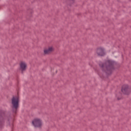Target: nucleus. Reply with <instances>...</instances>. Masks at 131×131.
I'll return each instance as SVG.
<instances>
[{"instance_id": "nucleus-1", "label": "nucleus", "mask_w": 131, "mask_h": 131, "mask_svg": "<svg viewBox=\"0 0 131 131\" xmlns=\"http://www.w3.org/2000/svg\"><path fill=\"white\" fill-rule=\"evenodd\" d=\"M99 66L102 72L105 73L106 76H109L113 73V71L115 70V61L107 60L104 63L100 62Z\"/></svg>"}, {"instance_id": "nucleus-2", "label": "nucleus", "mask_w": 131, "mask_h": 131, "mask_svg": "<svg viewBox=\"0 0 131 131\" xmlns=\"http://www.w3.org/2000/svg\"><path fill=\"white\" fill-rule=\"evenodd\" d=\"M19 102L20 99L19 96H13L11 99V108L12 109L13 116H15V115L17 114V111H18V109H19Z\"/></svg>"}, {"instance_id": "nucleus-3", "label": "nucleus", "mask_w": 131, "mask_h": 131, "mask_svg": "<svg viewBox=\"0 0 131 131\" xmlns=\"http://www.w3.org/2000/svg\"><path fill=\"white\" fill-rule=\"evenodd\" d=\"M96 53L97 54L98 56L100 57H103L106 55L105 53V49L102 47H98L96 49Z\"/></svg>"}, {"instance_id": "nucleus-4", "label": "nucleus", "mask_w": 131, "mask_h": 131, "mask_svg": "<svg viewBox=\"0 0 131 131\" xmlns=\"http://www.w3.org/2000/svg\"><path fill=\"white\" fill-rule=\"evenodd\" d=\"M32 123L35 127H41V120L39 119H34Z\"/></svg>"}, {"instance_id": "nucleus-5", "label": "nucleus", "mask_w": 131, "mask_h": 131, "mask_svg": "<svg viewBox=\"0 0 131 131\" xmlns=\"http://www.w3.org/2000/svg\"><path fill=\"white\" fill-rule=\"evenodd\" d=\"M121 92L124 95H129L130 93V89L128 88V85H123L122 86Z\"/></svg>"}, {"instance_id": "nucleus-6", "label": "nucleus", "mask_w": 131, "mask_h": 131, "mask_svg": "<svg viewBox=\"0 0 131 131\" xmlns=\"http://www.w3.org/2000/svg\"><path fill=\"white\" fill-rule=\"evenodd\" d=\"M5 119H6V114L4 112H0V127H2L4 125Z\"/></svg>"}, {"instance_id": "nucleus-7", "label": "nucleus", "mask_w": 131, "mask_h": 131, "mask_svg": "<svg viewBox=\"0 0 131 131\" xmlns=\"http://www.w3.org/2000/svg\"><path fill=\"white\" fill-rule=\"evenodd\" d=\"M20 70L21 71V74H23L24 71H26V68H27V65L23 62H21L19 64Z\"/></svg>"}, {"instance_id": "nucleus-8", "label": "nucleus", "mask_w": 131, "mask_h": 131, "mask_svg": "<svg viewBox=\"0 0 131 131\" xmlns=\"http://www.w3.org/2000/svg\"><path fill=\"white\" fill-rule=\"evenodd\" d=\"M53 51V47H50L48 49L44 50L45 55H48Z\"/></svg>"}, {"instance_id": "nucleus-9", "label": "nucleus", "mask_w": 131, "mask_h": 131, "mask_svg": "<svg viewBox=\"0 0 131 131\" xmlns=\"http://www.w3.org/2000/svg\"><path fill=\"white\" fill-rule=\"evenodd\" d=\"M118 100H120V98H118Z\"/></svg>"}, {"instance_id": "nucleus-10", "label": "nucleus", "mask_w": 131, "mask_h": 131, "mask_svg": "<svg viewBox=\"0 0 131 131\" xmlns=\"http://www.w3.org/2000/svg\"><path fill=\"white\" fill-rule=\"evenodd\" d=\"M72 1H74V0H72Z\"/></svg>"}]
</instances>
